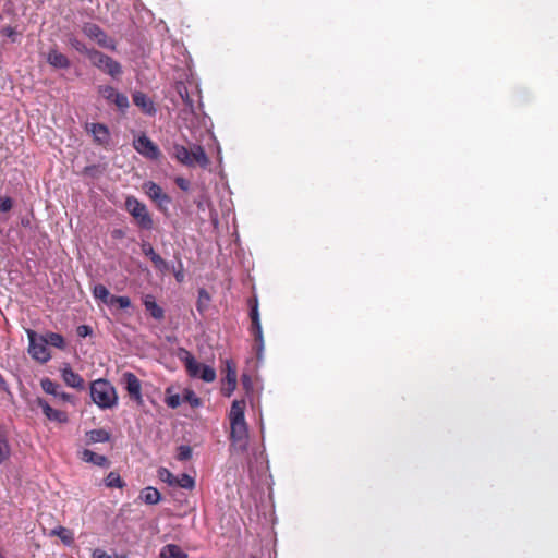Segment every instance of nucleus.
I'll return each instance as SVG.
<instances>
[{
    "mask_svg": "<svg viewBox=\"0 0 558 558\" xmlns=\"http://www.w3.org/2000/svg\"><path fill=\"white\" fill-rule=\"evenodd\" d=\"M83 33L89 37L90 39L96 40V43L107 49L114 50L116 43L112 38L108 37L104 31L96 24L86 23L83 28Z\"/></svg>",
    "mask_w": 558,
    "mask_h": 558,
    "instance_id": "6e6552de",
    "label": "nucleus"
},
{
    "mask_svg": "<svg viewBox=\"0 0 558 558\" xmlns=\"http://www.w3.org/2000/svg\"><path fill=\"white\" fill-rule=\"evenodd\" d=\"M69 43L72 48H74L75 50H77L82 53H85L87 57H88V51L93 50V49H87L86 46L75 37H71L69 39Z\"/></svg>",
    "mask_w": 558,
    "mask_h": 558,
    "instance_id": "e433bc0d",
    "label": "nucleus"
},
{
    "mask_svg": "<svg viewBox=\"0 0 558 558\" xmlns=\"http://www.w3.org/2000/svg\"><path fill=\"white\" fill-rule=\"evenodd\" d=\"M98 93L106 100H108L109 102H112L118 92L111 86L101 85L98 87Z\"/></svg>",
    "mask_w": 558,
    "mask_h": 558,
    "instance_id": "2f4dec72",
    "label": "nucleus"
},
{
    "mask_svg": "<svg viewBox=\"0 0 558 558\" xmlns=\"http://www.w3.org/2000/svg\"><path fill=\"white\" fill-rule=\"evenodd\" d=\"M105 483L108 487H117L121 488L123 486V481L120 475L116 472H110L105 478Z\"/></svg>",
    "mask_w": 558,
    "mask_h": 558,
    "instance_id": "7c9ffc66",
    "label": "nucleus"
},
{
    "mask_svg": "<svg viewBox=\"0 0 558 558\" xmlns=\"http://www.w3.org/2000/svg\"><path fill=\"white\" fill-rule=\"evenodd\" d=\"M135 150L145 158L157 160L160 157L158 146L145 134L138 136L133 141Z\"/></svg>",
    "mask_w": 558,
    "mask_h": 558,
    "instance_id": "1a4fd4ad",
    "label": "nucleus"
},
{
    "mask_svg": "<svg viewBox=\"0 0 558 558\" xmlns=\"http://www.w3.org/2000/svg\"><path fill=\"white\" fill-rule=\"evenodd\" d=\"M125 207L143 229L149 230L153 228V219L145 204L133 196H129L125 199Z\"/></svg>",
    "mask_w": 558,
    "mask_h": 558,
    "instance_id": "39448f33",
    "label": "nucleus"
},
{
    "mask_svg": "<svg viewBox=\"0 0 558 558\" xmlns=\"http://www.w3.org/2000/svg\"><path fill=\"white\" fill-rule=\"evenodd\" d=\"M174 486H179L185 489H192L195 486V481L189 474H181L179 477H175Z\"/></svg>",
    "mask_w": 558,
    "mask_h": 558,
    "instance_id": "c756f323",
    "label": "nucleus"
},
{
    "mask_svg": "<svg viewBox=\"0 0 558 558\" xmlns=\"http://www.w3.org/2000/svg\"><path fill=\"white\" fill-rule=\"evenodd\" d=\"M62 378L64 383L76 389H83L84 388V379L75 373L71 367H64L62 368Z\"/></svg>",
    "mask_w": 558,
    "mask_h": 558,
    "instance_id": "a211bd4d",
    "label": "nucleus"
},
{
    "mask_svg": "<svg viewBox=\"0 0 558 558\" xmlns=\"http://www.w3.org/2000/svg\"><path fill=\"white\" fill-rule=\"evenodd\" d=\"M93 294L96 299L102 301L106 304H110V295L109 290L104 284H97L93 289Z\"/></svg>",
    "mask_w": 558,
    "mask_h": 558,
    "instance_id": "c85d7f7f",
    "label": "nucleus"
},
{
    "mask_svg": "<svg viewBox=\"0 0 558 558\" xmlns=\"http://www.w3.org/2000/svg\"><path fill=\"white\" fill-rule=\"evenodd\" d=\"M92 557L93 558H112L110 555H108L106 551H104L102 549L100 548H96L93 554H92Z\"/></svg>",
    "mask_w": 558,
    "mask_h": 558,
    "instance_id": "c03bdc74",
    "label": "nucleus"
},
{
    "mask_svg": "<svg viewBox=\"0 0 558 558\" xmlns=\"http://www.w3.org/2000/svg\"><path fill=\"white\" fill-rule=\"evenodd\" d=\"M90 397L100 409H112L118 404L116 388L106 379H97L90 384Z\"/></svg>",
    "mask_w": 558,
    "mask_h": 558,
    "instance_id": "f257e3e1",
    "label": "nucleus"
},
{
    "mask_svg": "<svg viewBox=\"0 0 558 558\" xmlns=\"http://www.w3.org/2000/svg\"><path fill=\"white\" fill-rule=\"evenodd\" d=\"M133 101L138 108L143 110V112L151 116L156 112V109L150 98L142 92L134 93Z\"/></svg>",
    "mask_w": 558,
    "mask_h": 558,
    "instance_id": "f3484780",
    "label": "nucleus"
},
{
    "mask_svg": "<svg viewBox=\"0 0 558 558\" xmlns=\"http://www.w3.org/2000/svg\"><path fill=\"white\" fill-rule=\"evenodd\" d=\"M166 404L169 408L175 409L181 404V397L178 393H170V389L167 390Z\"/></svg>",
    "mask_w": 558,
    "mask_h": 558,
    "instance_id": "f704fd0d",
    "label": "nucleus"
},
{
    "mask_svg": "<svg viewBox=\"0 0 558 558\" xmlns=\"http://www.w3.org/2000/svg\"><path fill=\"white\" fill-rule=\"evenodd\" d=\"M143 187L148 197L157 203L160 208H166L170 204L171 198L155 182H146Z\"/></svg>",
    "mask_w": 558,
    "mask_h": 558,
    "instance_id": "9d476101",
    "label": "nucleus"
},
{
    "mask_svg": "<svg viewBox=\"0 0 558 558\" xmlns=\"http://www.w3.org/2000/svg\"><path fill=\"white\" fill-rule=\"evenodd\" d=\"M1 33H2L4 36H7V37L11 38V39H12V41H15V40H16V36H17V34H16V32H15V29H14V28H12V27L8 26V27H4V28L1 31Z\"/></svg>",
    "mask_w": 558,
    "mask_h": 558,
    "instance_id": "37998d69",
    "label": "nucleus"
},
{
    "mask_svg": "<svg viewBox=\"0 0 558 558\" xmlns=\"http://www.w3.org/2000/svg\"><path fill=\"white\" fill-rule=\"evenodd\" d=\"M251 558H255V557H251Z\"/></svg>",
    "mask_w": 558,
    "mask_h": 558,
    "instance_id": "49530a36",
    "label": "nucleus"
},
{
    "mask_svg": "<svg viewBox=\"0 0 558 558\" xmlns=\"http://www.w3.org/2000/svg\"><path fill=\"white\" fill-rule=\"evenodd\" d=\"M236 381H238L236 367L232 361L227 360L226 361V377L223 379L221 392L225 396L230 397L236 388Z\"/></svg>",
    "mask_w": 558,
    "mask_h": 558,
    "instance_id": "9b49d317",
    "label": "nucleus"
},
{
    "mask_svg": "<svg viewBox=\"0 0 558 558\" xmlns=\"http://www.w3.org/2000/svg\"><path fill=\"white\" fill-rule=\"evenodd\" d=\"M232 447L243 452L248 445V428L245 420L230 422Z\"/></svg>",
    "mask_w": 558,
    "mask_h": 558,
    "instance_id": "0eeeda50",
    "label": "nucleus"
},
{
    "mask_svg": "<svg viewBox=\"0 0 558 558\" xmlns=\"http://www.w3.org/2000/svg\"><path fill=\"white\" fill-rule=\"evenodd\" d=\"M11 454V448L7 439V435L2 427H0V464L9 459Z\"/></svg>",
    "mask_w": 558,
    "mask_h": 558,
    "instance_id": "bb28decb",
    "label": "nucleus"
},
{
    "mask_svg": "<svg viewBox=\"0 0 558 558\" xmlns=\"http://www.w3.org/2000/svg\"><path fill=\"white\" fill-rule=\"evenodd\" d=\"M45 340L47 341L48 345L58 348V349H64L65 341L64 338L60 333L56 332H47L46 335H43Z\"/></svg>",
    "mask_w": 558,
    "mask_h": 558,
    "instance_id": "cd10ccee",
    "label": "nucleus"
},
{
    "mask_svg": "<svg viewBox=\"0 0 558 558\" xmlns=\"http://www.w3.org/2000/svg\"><path fill=\"white\" fill-rule=\"evenodd\" d=\"M117 304L120 308H128L131 305L129 296H111L110 305Z\"/></svg>",
    "mask_w": 558,
    "mask_h": 558,
    "instance_id": "c9c22d12",
    "label": "nucleus"
},
{
    "mask_svg": "<svg viewBox=\"0 0 558 558\" xmlns=\"http://www.w3.org/2000/svg\"><path fill=\"white\" fill-rule=\"evenodd\" d=\"M87 130L92 133L94 136L95 142H97L100 145L108 144L110 140V133L108 128L105 124L101 123H92L87 126Z\"/></svg>",
    "mask_w": 558,
    "mask_h": 558,
    "instance_id": "dca6fc26",
    "label": "nucleus"
},
{
    "mask_svg": "<svg viewBox=\"0 0 558 558\" xmlns=\"http://www.w3.org/2000/svg\"><path fill=\"white\" fill-rule=\"evenodd\" d=\"M76 333L81 338H85L92 333V328L87 325H81L76 329Z\"/></svg>",
    "mask_w": 558,
    "mask_h": 558,
    "instance_id": "79ce46f5",
    "label": "nucleus"
},
{
    "mask_svg": "<svg viewBox=\"0 0 558 558\" xmlns=\"http://www.w3.org/2000/svg\"><path fill=\"white\" fill-rule=\"evenodd\" d=\"M50 535L58 536L66 546H71L74 542L73 533L64 526H57L50 532Z\"/></svg>",
    "mask_w": 558,
    "mask_h": 558,
    "instance_id": "a878e982",
    "label": "nucleus"
},
{
    "mask_svg": "<svg viewBox=\"0 0 558 558\" xmlns=\"http://www.w3.org/2000/svg\"><path fill=\"white\" fill-rule=\"evenodd\" d=\"M13 206V202L10 197L8 196H4V197H0V210L2 213H7L9 211Z\"/></svg>",
    "mask_w": 558,
    "mask_h": 558,
    "instance_id": "ea45409f",
    "label": "nucleus"
},
{
    "mask_svg": "<svg viewBox=\"0 0 558 558\" xmlns=\"http://www.w3.org/2000/svg\"><path fill=\"white\" fill-rule=\"evenodd\" d=\"M43 390L46 393L52 395L53 397L58 398L59 400H62L64 402H72V396L61 391L60 386L49 378H44L40 383Z\"/></svg>",
    "mask_w": 558,
    "mask_h": 558,
    "instance_id": "2eb2a0df",
    "label": "nucleus"
},
{
    "mask_svg": "<svg viewBox=\"0 0 558 558\" xmlns=\"http://www.w3.org/2000/svg\"><path fill=\"white\" fill-rule=\"evenodd\" d=\"M192 456V449L189 446H180L178 458L180 460H187Z\"/></svg>",
    "mask_w": 558,
    "mask_h": 558,
    "instance_id": "a19ab883",
    "label": "nucleus"
},
{
    "mask_svg": "<svg viewBox=\"0 0 558 558\" xmlns=\"http://www.w3.org/2000/svg\"><path fill=\"white\" fill-rule=\"evenodd\" d=\"M123 380L125 384V389L129 395L138 403H143L142 397V387L138 378L131 372H126L123 374Z\"/></svg>",
    "mask_w": 558,
    "mask_h": 558,
    "instance_id": "f8f14e48",
    "label": "nucleus"
},
{
    "mask_svg": "<svg viewBox=\"0 0 558 558\" xmlns=\"http://www.w3.org/2000/svg\"><path fill=\"white\" fill-rule=\"evenodd\" d=\"M160 558H187V554L175 544H168L160 550Z\"/></svg>",
    "mask_w": 558,
    "mask_h": 558,
    "instance_id": "412c9836",
    "label": "nucleus"
},
{
    "mask_svg": "<svg viewBox=\"0 0 558 558\" xmlns=\"http://www.w3.org/2000/svg\"><path fill=\"white\" fill-rule=\"evenodd\" d=\"M47 61L50 65L58 69H68L70 66V61L66 56L56 49L49 51Z\"/></svg>",
    "mask_w": 558,
    "mask_h": 558,
    "instance_id": "6ab92c4d",
    "label": "nucleus"
},
{
    "mask_svg": "<svg viewBox=\"0 0 558 558\" xmlns=\"http://www.w3.org/2000/svg\"><path fill=\"white\" fill-rule=\"evenodd\" d=\"M252 322H253L254 328H256L257 339L262 340V328H260V322H259L257 308H254L252 311Z\"/></svg>",
    "mask_w": 558,
    "mask_h": 558,
    "instance_id": "58836bf2",
    "label": "nucleus"
},
{
    "mask_svg": "<svg viewBox=\"0 0 558 558\" xmlns=\"http://www.w3.org/2000/svg\"><path fill=\"white\" fill-rule=\"evenodd\" d=\"M172 156L182 165L193 167L199 165L205 168L209 163V159L206 156L203 147L194 145L191 149H187L183 145H174L172 148Z\"/></svg>",
    "mask_w": 558,
    "mask_h": 558,
    "instance_id": "f03ea898",
    "label": "nucleus"
},
{
    "mask_svg": "<svg viewBox=\"0 0 558 558\" xmlns=\"http://www.w3.org/2000/svg\"><path fill=\"white\" fill-rule=\"evenodd\" d=\"M177 184L182 189V190H187L189 187V183L186 180L182 179V178H178L177 179Z\"/></svg>",
    "mask_w": 558,
    "mask_h": 558,
    "instance_id": "a18cd8bd",
    "label": "nucleus"
},
{
    "mask_svg": "<svg viewBox=\"0 0 558 558\" xmlns=\"http://www.w3.org/2000/svg\"><path fill=\"white\" fill-rule=\"evenodd\" d=\"M142 253L147 256L154 264L155 268L165 272L169 269L166 260L154 250L151 244L143 242L141 245Z\"/></svg>",
    "mask_w": 558,
    "mask_h": 558,
    "instance_id": "4468645a",
    "label": "nucleus"
},
{
    "mask_svg": "<svg viewBox=\"0 0 558 558\" xmlns=\"http://www.w3.org/2000/svg\"><path fill=\"white\" fill-rule=\"evenodd\" d=\"M184 400L186 402H189L192 407L194 408H197L201 405V400L199 398L195 395L194 391L192 390H185L184 391V396H183Z\"/></svg>",
    "mask_w": 558,
    "mask_h": 558,
    "instance_id": "4c0bfd02",
    "label": "nucleus"
},
{
    "mask_svg": "<svg viewBox=\"0 0 558 558\" xmlns=\"http://www.w3.org/2000/svg\"><path fill=\"white\" fill-rule=\"evenodd\" d=\"M112 104H114L117 106V108L122 111L126 110L130 106L128 97L124 94L119 93V92L117 93Z\"/></svg>",
    "mask_w": 558,
    "mask_h": 558,
    "instance_id": "72a5a7b5",
    "label": "nucleus"
},
{
    "mask_svg": "<svg viewBox=\"0 0 558 558\" xmlns=\"http://www.w3.org/2000/svg\"><path fill=\"white\" fill-rule=\"evenodd\" d=\"M144 305L155 319L160 320L163 318V310L156 303L151 295L145 296Z\"/></svg>",
    "mask_w": 558,
    "mask_h": 558,
    "instance_id": "b1692460",
    "label": "nucleus"
},
{
    "mask_svg": "<svg viewBox=\"0 0 558 558\" xmlns=\"http://www.w3.org/2000/svg\"><path fill=\"white\" fill-rule=\"evenodd\" d=\"M159 480L167 483L170 486H174L175 476L166 468H160L157 471Z\"/></svg>",
    "mask_w": 558,
    "mask_h": 558,
    "instance_id": "473e14b6",
    "label": "nucleus"
},
{
    "mask_svg": "<svg viewBox=\"0 0 558 558\" xmlns=\"http://www.w3.org/2000/svg\"><path fill=\"white\" fill-rule=\"evenodd\" d=\"M26 333L29 341L28 353L33 359L37 360L38 362L46 363L50 359V353L47 348L48 344L44 336L38 335L31 329H28Z\"/></svg>",
    "mask_w": 558,
    "mask_h": 558,
    "instance_id": "423d86ee",
    "label": "nucleus"
},
{
    "mask_svg": "<svg viewBox=\"0 0 558 558\" xmlns=\"http://www.w3.org/2000/svg\"><path fill=\"white\" fill-rule=\"evenodd\" d=\"M88 59L92 64L112 77H117L122 73L121 64L113 60L111 57L104 54L100 51H88Z\"/></svg>",
    "mask_w": 558,
    "mask_h": 558,
    "instance_id": "20e7f679",
    "label": "nucleus"
},
{
    "mask_svg": "<svg viewBox=\"0 0 558 558\" xmlns=\"http://www.w3.org/2000/svg\"><path fill=\"white\" fill-rule=\"evenodd\" d=\"M140 498L147 505H156L160 501L161 495L155 487H146L141 492Z\"/></svg>",
    "mask_w": 558,
    "mask_h": 558,
    "instance_id": "5701e85b",
    "label": "nucleus"
},
{
    "mask_svg": "<svg viewBox=\"0 0 558 558\" xmlns=\"http://www.w3.org/2000/svg\"><path fill=\"white\" fill-rule=\"evenodd\" d=\"M87 444L106 442L110 439V434L102 429H93L86 433Z\"/></svg>",
    "mask_w": 558,
    "mask_h": 558,
    "instance_id": "393cba45",
    "label": "nucleus"
},
{
    "mask_svg": "<svg viewBox=\"0 0 558 558\" xmlns=\"http://www.w3.org/2000/svg\"><path fill=\"white\" fill-rule=\"evenodd\" d=\"M180 359L184 362L189 376L201 378L205 383L216 379V371L208 365L201 364L189 351L183 350Z\"/></svg>",
    "mask_w": 558,
    "mask_h": 558,
    "instance_id": "7ed1b4c3",
    "label": "nucleus"
},
{
    "mask_svg": "<svg viewBox=\"0 0 558 558\" xmlns=\"http://www.w3.org/2000/svg\"><path fill=\"white\" fill-rule=\"evenodd\" d=\"M37 405L43 410L45 416L49 421L65 423L68 422V415L65 412L53 409L46 400L38 398L36 400Z\"/></svg>",
    "mask_w": 558,
    "mask_h": 558,
    "instance_id": "ddd939ff",
    "label": "nucleus"
},
{
    "mask_svg": "<svg viewBox=\"0 0 558 558\" xmlns=\"http://www.w3.org/2000/svg\"><path fill=\"white\" fill-rule=\"evenodd\" d=\"M245 405L246 404H245L244 400H234L232 402L230 413H229L230 422L245 420V416H244Z\"/></svg>",
    "mask_w": 558,
    "mask_h": 558,
    "instance_id": "4be33fe9",
    "label": "nucleus"
},
{
    "mask_svg": "<svg viewBox=\"0 0 558 558\" xmlns=\"http://www.w3.org/2000/svg\"><path fill=\"white\" fill-rule=\"evenodd\" d=\"M81 459L85 462L93 463L98 466H108L109 465L108 459L105 456L97 454L88 449H84L81 452Z\"/></svg>",
    "mask_w": 558,
    "mask_h": 558,
    "instance_id": "aec40b11",
    "label": "nucleus"
}]
</instances>
